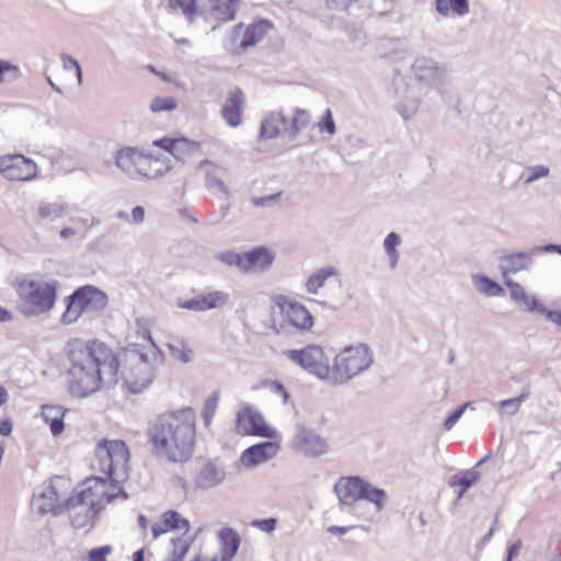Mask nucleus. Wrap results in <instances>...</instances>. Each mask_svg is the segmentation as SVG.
<instances>
[{"instance_id": "f257e3e1", "label": "nucleus", "mask_w": 561, "mask_h": 561, "mask_svg": "<svg viewBox=\"0 0 561 561\" xmlns=\"http://www.w3.org/2000/svg\"><path fill=\"white\" fill-rule=\"evenodd\" d=\"M70 366L68 390L72 397L87 398L119 380V363L115 353L98 340L71 339L66 345Z\"/></svg>"}, {"instance_id": "f03ea898", "label": "nucleus", "mask_w": 561, "mask_h": 561, "mask_svg": "<svg viewBox=\"0 0 561 561\" xmlns=\"http://www.w3.org/2000/svg\"><path fill=\"white\" fill-rule=\"evenodd\" d=\"M147 434L157 457L184 462L194 449L195 413L191 408L163 413L150 422Z\"/></svg>"}, {"instance_id": "7ed1b4c3", "label": "nucleus", "mask_w": 561, "mask_h": 561, "mask_svg": "<svg viewBox=\"0 0 561 561\" xmlns=\"http://www.w3.org/2000/svg\"><path fill=\"white\" fill-rule=\"evenodd\" d=\"M19 298V310L27 317L49 312L57 299L58 283L41 273L20 274L11 283Z\"/></svg>"}, {"instance_id": "20e7f679", "label": "nucleus", "mask_w": 561, "mask_h": 561, "mask_svg": "<svg viewBox=\"0 0 561 561\" xmlns=\"http://www.w3.org/2000/svg\"><path fill=\"white\" fill-rule=\"evenodd\" d=\"M313 324V316L301 302L285 295L272 297L266 325L274 333H306L311 331Z\"/></svg>"}, {"instance_id": "39448f33", "label": "nucleus", "mask_w": 561, "mask_h": 561, "mask_svg": "<svg viewBox=\"0 0 561 561\" xmlns=\"http://www.w3.org/2000/svg\"><path fill=\"white\" fill-rule=\"evenodd\" d=\"M374 364V352L366 343L350 345L341 350L330 366V383L344 385L367 371Z\"/></svg>"}, {"instance_id": "423d86ee", "label": "nucleus", "mask_w": 561, "mask_h": 561, "mask_svg": "<svg viewBox=\"0 0 561 561\" xmlns=\"http://www.w3.org/2000/svg\"><path fill=\"white\" fill-rule=\"evenodd\" d=\"M160 359L158 347L153 343L151 347L133 355L123 373L126 389L131 393L144 391L153 381Z\"/></svg>"}, {"instance_id": "0eeeda50", "label": "nucleus", "mask_w": 561, "mask_h": 561, "mask_svg": "<svg viewBox=\"0 0 561 561\" xmlns=\"http://www.w3.org/2000/svg\"><path fill=\"white\" fill-rule=\"evenodd\" d=\"M95 454L100 470L108 480L124 483L128 479L129 450L123 440L100 442Z\"/></svg>"}, {"instance_id": "6e6552de", "label": "nucleus", "mask_w": 561, "mask_h": 561, "mask_svg": "<svg viewBox=\"0 0 561 561\" xmlns=\"http://www.w3.org/2000/svg\"><path fill=\"white\" fill-rule=\"evenodd\" d=\"M334 492L342 505H353L359 500H365L374 504L376 513L383 508L387 499L383 490L358 477L340 478L334 485Z\"/></svg>"}, {"instance_id": "1a4fd4ad", "label": "nucleus", "mask_w": 561, "mask_h": 561, "mask_svg": "<svg viewBox=\"0 0 561 561\" xmlns=\"http://www.w3.org/2000/svg\"><path fill=\"white\" fill-rule=\"evenodd\" d=\"M107 305V296L99 288L87 285L68 297L66 311L61 316L64 324L75 323L83 312H99Z\"/></svg>"}, {"instance_id": "9d476101", "label": "nucleus", "mask_w": 561, "mask_h": 561, "mask_svg": "<svg viewBox=\"0 0 561 561\" xmlns=\"http://www.w3.org/2000/svg\"><path fill=\"white\" fill-rule=\"evenodd\" d=\"M123 482L111 481L101 477H91L81 484L79 494L100 512L107 504L115 501H125L127 494L123 491Z\"/></svg>"}, {"instance_id": "9b49d317", "label": "nucleus", "mask_w": 561, "mask_h": 561, "mask_svg": "<svg viewBox=\"0 0 561 561\" xmlns=\"http://www.w3.org/2000/svg\"><path fill=\"white\" fill-rule=\"evenodd\" d=\"M283 355L307 373L330 382V365L321 346L311 344L300 350H287Z\"/></svg>"}, {"instance_id": "f8f14e48", "label": "nucleus", "mask_w": 561, "mask_h": 561, "mask_svg": "<svg viewBox=\"0 0 561 561\" xmlns=\"http://www.w3.org/2000/svg\"><path fill=\"white\" fill-rule=\"evenodd\" d=\"M0 173L9 181H32L38 174L37 164L23 154L0 157Z\"/></svg>"}, {"instance_id": "ddd939ff", "label": "nucleus", "mask_w": 561, "mask_h": 561, "mask_svg": "<svg viewBox=\"0 0 561 561\" xmlns=\"http://www.w3.org/2000/svg\"><path fill=\"white\" fill-rule=\"evenodd\" d=\"M412 71L417 81L434 87L437 90L443 89L448 73L447 67L444 64L426 56L417 57L414 60Z\"/></svg>"}, {"instance_id": "4468645a", "label": "nucleus", "mask_w": 561, "mask_h": 561, "mask_svg": "<svg viewBox=\"0 0 561 561\" xmlns=\"http://www.w3.org/2000/svg\"><path fill=\"white\" fill-rule=\"evenodd\" d=\"M291 447L299 454L312 458L324 455L329 449V445L323 437L313 430L302 425L296 426V433L291 439Z\"/></svg>"}, {"instance_id": "2eb2a0df", "label": "nucleus", "mask_w": 561, "mask_h": 561, "mask_svg": "<svg viewBox=\"0 0 561 561\" xmlns=\"http://www.w3.org/2000/svg\"><path fill=\"white\" fill-rule=\"evenodd\" d=\"M271 28L272 24L266 20L255 21L248 26L238 24L232 30L231 44L240 48L252 47L262 41Z\"/></svg>"}, {"instance_id": "dca6fc26", "label": "nucleus", "mask_w": 561, "mask_h": 561, "mask_svg": "<svg viewBox=\"0 0 561 561\" xmlns=\"http://www.w3.org/2000/svg\"><path fill=\"white\" fill-rule=\"evenodd\" d=\"M68 214V205L57 201H39L31 211L32 221L39 227H46L64 218Z\"/></svg>"}, {"instance_id": "f3484780", "label": "nucleus", "mask_w": 561, "mask_h": 561, "mask_svg": "<svg viewBox=\"0 0 561 561\" xmlns=\"http://www.w3.org/2000/svg\"><path fill=\"white\" fill-rule=\"evenodd\" d=\"M60 481V479L50 480L41 485L34 493L31 503L34 512L41 515L55 512L60 501V494L57 490V483Z\"/></svg>"}, {"instance_id": "a211bd4d", "label": "nucleus", "mask_w": 561, "mask_h": 561, "mask_svg": "<svg viewBox=\"0 0 561 561\" xmlns=\"http://www.w3.org/2000/svg\"><path fill=\"white\" fill-rule=\"evenodd\" d=\"M66 510L68 512L70 522L76 528H83L96 515L95 510L91 503L85 501L78 491L72 494L66 502Z\"/></svg>"}, {"instance_id": "6ab92c4d", "label": "nucleus", "mask_w": 561, "mask_h": 561, "mask_svg": "<svg viewBox=\"0 0 561 561\" xmlns=\"http://www.w3.org/2000/svg\"><path fill=\"white\" fill-rule=\"evenodd\" d=\"M153 145L163 148L182 162L191 160L201 149L199 142L186 138H161L154 140Z\"/></svg>"}, {"instance_id": "aec40b11", "label": "nucleus", "mask_w": 561, "mask_h": 561, "mask_svg": "<svg viewBox=\"0 0 561 561\" xmlns=\"http://www.w3.org/2000/svg\"><path fill=\"white\" fill-rule=\"evenodd\" d=\"M535 247L528 252H513L504 254L500 259V271L504 279L510 278L508 275L519 272L529 271L534 264Z\"/></svg>"}, {"instance_id": "412c9836", "label": "nucleus", "mask_w": 561, "mask_h": 561, "mask_svg": "<svg viewBox=\"0 0 561 561\" xmlns=\"http://www.w3.org/2000/svg\"><path fill=\"white\" fill-rule=\"evenodd\" d=\"M244 102V93L239 88L229 91L221 108V116L229 126L237 127L242 123Z\"/></svg>"}, {"instance_id": "4be33fe9", "label": "nucleus", "mask_w": 561, "mask_h": 561, "mask_svg": "<svg viewBox=\"0 0 561 561\" xmlns=\"http://www.w3.org/2000/svg\"><path fill=\"white\" fill-rule=\"evenodd\" d=\"M278 450V445L273 442L255 444L241 454L240 461L245 467H254L272 459Z\"/></svg>"}, {"instance_id": "5701e85b", "label": "nucleus", "mask_w": 561, "mask_h": 561, "mask_svg": "<svg viewBox=\"0 0 561 561\" xmlns=\"http://www.w3.org/2000/svg\"><path fill=\"white\" fill-rule=\"evenodd\" d=\"M284 133L286 135V115L282 110L271 111L263 115L260 125L259 139H275Z\"/></svg>"}, {"instance_id": "b1692460", "label": "nucleus", "mask_w": 561, "mask_h": 561, "mask_svg": "<svg viewBox=\"0 0 561 561\" xmlns=\"http://www.w3.org/2000/svg\"><path fill=\"white\" fill-rule=\"evenodd\" d=\"M144 152L135 147H124L115 154L116 167L131 179H139L140 161Z\"/></svg>"}, {"instance_id": "393cba45", "label": "nucleus", "mask_w": 561, "mask_h": 561, "mask_svg": "<svg viewBox=\"0 0 561 561\" xmlns=\"http://www.w3.org/2000/svg\"><path fill=\"white\" fill-rule=\"evenodd\" d=\"M238 426L247 434L264 437L271 436V428L261 413L247 409L238 414Z\"/></svg>"}, {"instance_id": "a878e982", "label": "nucleus", "mask_w": 561, "mask_h": 561, "mask_svg": "<svg viewBox=\"0 0 561 561\" xmlns=\"http://www.w3.org/2000/svg\"><path fill=\"white\" fill-rule=\"evenodd\" d=\"M274 259V253L267 248H254L243 254V272H264L272 266Z\"/></svg>"}, {"instance_id": "bb28decb", "label": "nucleus", "mask_w": 561, "mask_h": 561, "mask_svg": "<svg viewBox=\"0 0 561 561\" xmlns=\"http://www.w3.org/2000/svg\"><path fill=\"white\" fill-rule=\"evenodd\" d=\"M207 14L219 24L233 21L240 8L241 0H208Z\"/></svg>"}, {"instance_id": "cd10ccee", "label": "nucleus", "mask_w": 561, "mask_h": 561, "mask_svg": "<svg viewBox=\"0 0 561 561\" xmlns=\"http://www.w3.org/2000/svg\"><path fill=\"white\" fill-rule=\"evenodd\" d=\"M504 283L510 289L511 298L513 301L524 306L527 311L538 312L541 314L546 312V307L543 304H541L535 296L527 295L520 284L514 282L512 278L504 279Z\"/></svg>"}, {"instance_id": "c85d7f7f", "label": "nucleus", "mask_w": 561, "mask_h": 561, "mask_svg": "<svg viewBox=\"0 0 561 561\" xmlns=\"http://www.w3.org/2000/svg\"><path fill=\"white\" fill-rule=\"evenodd\" d=\"M219 556L218 561H232L240 548L241 539L232 528L226 527L218 531Z\"/></svg>"}, {"instance_id": "c756f323", "label": "nucleus", "mask_w": 561, "mask_h": 561, "mask_svg": "<svg viewBox=\"0 0 561 561\" xmlns=\"http://www.w3.org/2000/svg\"><path fill=\"white\" fill-rule=\"evenodd\" d=\"M171 529L182 530L186 534L190 529V522L179 515L175 511H167L159 523L152 525V536L158 538Z\"/></svg>"}, {"instance_id": "7c9ffc66", "label": "nucleus", "mask_w": 561, "mask_h": 561, "mask_svg": "<svg viewBox=\"0 0 561 561\" xmlns=\"http://www.w3.org/2000/svg\"><path fill=\"white\" fill-rule=\"evenodd\" d=\"M339 270L333 265L316 268L306 279L304 288L306 293L318 295L320 289L330 278L339 277Z\"/></svg>"}, {"instance_id": "2f4dec72", "label": "nucleus", "mask_w": 561, "mask_h": 561, "mask_svg": "<svg viewBox=\"0 0 561 561\" xmlns=\"http://www.w3.org/2000/svg\"><path fill=\"white\" fill-rule=\"evenodd\" d=\"M69 221L71 225L61 228L58 232L59 238L64 241L84 239L90 228L96 224L87 217H70Z\"/></svg>"}, {"instance_id": "473e14b6", "label": "nucleus", "mask_w": 561, "mask_h": 561, "mask_svg": "<svg viewBox=\"0 0 561 561\" xmlns=\"http://www.w3.org/2000/svg\"><path fill=\"white\" fill-rule=\"evenodd\" d=\"M225 477L226 473L221 467L207 462L196 473L195 484L199 489H210L221 483Z\"/></svg>"}, {"instance_id": "72a5a7b5", "label": "nucleus", "mask_w": 561, "mask_h": 561, "mask_svg": "<svg viewBox=\"0 0 561 561\" xmlns=\"http://www.w3.org/2000/svg\"><path fill=\"white\" fill-rule=\"evenodd\" d=\"M203 0H167V8L170 13H181L188 23H193L204 13L199 3Z\"/></svg>"}, {"instance_id": "f704fd0d", "label": "nucleus", "mask_w": 561, "mask_h": 561, "mask_svg": "<svg viewBox=\"0 0 561 561\" xmlns=\"http://www.w3.org/2000/svg\"><path fill=\"white\" fill-rule=\"evenodd\" d=\"M139 168V178L156 179L169 171V160L164 158L142 154Z\"/></svg>"}, {"instance_id": "c9c22d12", "label": "nucleus", "mask_w": 561, "mask_h": 561, "mask_svg": "<svg viewBox=\"0 0 561 561\" xmlns=\"http://www.w3.org/2000/svg\"><path fill=\"white\" fill-rule=\"evenodd\" d=\"M436 12L444 16L463 18L470 12L469 0H433Z\"/></svg>"}, {"instance_id": "e433bc0d", "label": "nucleus", "mask_w": 561, "mask_h": 561, "mask_svg": "<svg viewBox=\"0 0 561 561\" xmlns=\"http://www.w3.org/2000/svg\"><path fill=\"white\" fill-rule=\"evenodd\" d=\"M202 312L218 309L227 306L230 301V295L224 290H211L198 295Z\"/></svg>"}, {"instance_id": "4c0bfd02", "label": "nucleus", "mask_w": 561, "mask_h": 561, "mask_svg": "<svg viewBox=\"0 0 561 561\" xmlns=\"http://www.w3.org/2000/svg\"><path fill=\"white\" fill-rule=\"evenodd\" d=\"M310 121L311 116L308 111L296 107L290 122L286 119V135L289 139H295L310 124Z\"/></svg>"}, {"instance_id": "58836bf2", "label": "nucleus", "mask_w": 561, "mask_h": 561, "mask_svg": "<svg viewBox=\"0 0 561 561\" xmlns=\"http://www.w3.org/2000/svg\"><path fill=\"white\" fill-rule=\"evenodd\" d=\"M480 478V473L473 469L466 470L459 476H454L449 482V485L457 491L458 499L462 497L463 494L470 489Z\"/></svg>"}, {"instance_id": "ea45409f", "label": "nucleus", "mask_w": 561, "mask_h": 561, "mask_svg": "<svg viewBox=\"0 0 561 561\" xmlns=\"http://www.w3.org/2000/svg\"><path fill=\"white\" fill-rule=\"evenodd\" d=\"M472 284L479 293L488 297H497L504 294L503 287L485 275H472Z\"/></svg>"}, {"instance_id": "a19ab883", "label": "nucleus", "mask_w": 561, "mask_h": 561, "mask_svg": "<svg viewBox=\"0 0 561 561\" xmlns=\"http://www.w3.org/2000/svg\"><path fill=\"white\" fill-rule=\"evenodd\" d=\"M401 243V238L397 232H390L383 240V250L388 257V265L391 271L396 270L399 263L400 254L398 247Z\"/></svg>"}, {"instance_id": "79ce46f5", "label": "nucleus", "mask_w": 561, "mask_h": 561, "mask_svg": "<svg viewBox=\"0 0 561 561\" xmlns=\"http://www.w3.org/2000/svg\"><path fill=\"white\" fill-rule=\"evenodd\" d=\"M550 168L546 164L528 165L522 173L520 180L525 185H530L536 181L547 179L550 175Z\"/></svg>"}, {"instance_id": "37998d69", "label": "nucleus", "mask_w": 561, "mask_h": 561, "mask_svg": "<svg viewBox=\"0 0 561 561\" xmlns=\"http://www.w3.org/2000/svg\"><path fill=\"white\" fill-rule=\"evenodd\" d=\"M420 107V101L415 98H405L394 104V111L405 122L413 118Z\"/></svg>"}, {"instance_id": "c03bdc74", "label": "nucleus", "mask_w": 561, "mask_h": 561, "mask_svg": "<svg viewBox=\"0 0 561 561\" xmlns=\"http://www.w3.org/2000/svg\"><path fill=\"white\" fill-rule=\"evenodd\" d=\"M192 540L184 536L172 539V551L168 561H182L190 550Z\"/></svg>"}, {"instance_id": "a18cd8bd", "label": "nucleus", "mask_w": 561, "mask_h": 561, "mask_svg": "<svg viewBox=\"0 0 561 561\" xmlns=\"http://www.w3.org/2000/svg\"><path fill=\"white\" fill-rule=\"evenodd\" d=\"M528 393H522L516 398L505 399L497 403H495L500 409V413H506L508 415H515L519 409L522 403L527 399Z\"/></svg>"}, {"instance_id": "49530a36", "label": "nucleus", "mask_w": 561, "mask_h": 561, "mask_svg": "<svg viewBox=\"0 0 561 561\" xmlns=\"http://www.w3.org/2000/svg\"><path fill=\"white\" fill-rule=\"evenodd\" d=\"M216 259L228 266H236L243 272V254L234 251H224L218 253Z\"/></svg>"}, {"instance_id": "de8ad7c7", "label": "nucleus", "mask_w": 561, "mask_h": 561, "mask_svg": "<svg viewBox=\"0 0 561 561\" xmlns=\"http://www.w3.org/2000/svg\"><path fill=\"white\" fill-rule=\"evenodd\" d=\"M218 394L215 392L213 396L207 398L205 400L203 410H202V417L204 420V423L206 426H208L213 420V416L215 415V412L218 407Z\"/></svg>"}, {"instance_id": "09e8293b", "label": "nucleus", "mask_w": 561, "mask_h": 561, "mask_svg": "<svg viewBox=\"0 0 561 561\" xmlns=\"http://www.w3.org/2000/svg\"><path fill=\"white\" fill-rule=\"evenodd\" d=\"M178 107L176 101L171 98L157 96L151 101L150 108L152 112L158 113L162 111H172Z\"/></svg>"}, {"instance_id": "8fccbe9b", "label": "nucleus", "mask_w": 561, "mask_h": 561, "mask_svg": "<svg viewBox=\"0 0 561 561\" xmlns=\"http://www.w3.org/2000/svg\"><path fill=\"white\" fill-rule=\"evenodd\" d=\"M19 67L8 60L0 59V83L19 77Z\"/></svg>"}, {"instance_id": "3c124183", "label": "nucleus", "mask_w": 561, "mask_h": 561, "mask_svg": "<svg viewBox=\"0 0 561 561\" xmlns=\"http://www.w3.org/2000/svg\"><path fill=\"white\" fill-rule=\"evenodd\" d=\"M60 60L62 64V68L65 70H70V69L75 70L76 77L78 80V84L81 85L82 84V69H81V66L78 62V60L68 54H61Z\"/></svg>"}, {"instance_id": "603ef678", "label": "nucleus", "mask_w": 561, "mask_h": 561, "mask_svg": "<svg viewBox=\"0 0 561 561\" xmlns=\"http://www.w3.org/2000/svg\"><path fill=\"white\" fill-rule=\"evenodd\" d=\"M206 185L210 190H215L224 194L225 196H229L230 192L227 185L216 176L214 171L208 170L206 172Z\"/></svg>"}, {"instance_id": "864d4df0", "label": "nucleus", "mask_w": 561, "mask_h": 561, "mask_svg": "<svg viewBox=\"0 0 561 561\" xmlns=\"http://www.w3.org/2000/svg\"><path fill=\"white\" fill-rule=\"evenodd\" d=\"M318 128L321 131H325L331 136H333L336 133V126L333 119L332 111L330 108L325 110L324 115L318 122Z\"/></svg>"}, {"instance_id": "5fc2aeb1", "label": "nucleus", "mask_w": 561, "mask_h": 561, "mask_svg": "<svg viewBox=\"0 0 561 561\" xmlns=\"http://www.w3.org/2000/svg\"><path fill=\"white\" fill-rule=\"evenodd\" d=\"M471 409V410H474V408H472V402H466L463 403L462 405H460L459 408H457L446 420H445V423H444V426L447 431L451 430L455 424L459 421V419L462 416V414L465 413V411L467 409Z\"/></svg>"}, {"instance_id": "6e6d98bb", "label": "nucleus", "mask_w": 561, "mask_h": 561, "mask_svg": "<svg viewBox=\"0 0 561 561\" xmlns=\"http://www.w3.org/2000/svg\"><path fill=\"white\" fill-rule=\"evenodd\" d=\"M168 346L174 358L182 363H188L191 360V351L186 350L184 345L169 344Z\"/></svg>"}, {"instance_id": "4d7b16f0", "label": "nucleus", "mask_w": 561, "mask_h": 561, "mask_svg": "<svg viewBox=\"0 0 561 561\" xmlns=\"http://www.w3.org/2000/svg\"><path fill=\"white\" fill-rule=\"evenodd\" d=\"M65 411L61 407L56 405H44L42 410V416L45 421V423H48L49 421L54 419L64 417Z\"/></svg>"}, {"instance_id": "13d9d810", "label": "nucleus", "mask_w": 561, "mask_h": 561, "mask_svg": "<svg viewBox=\"0 0 561 561\" xmlns=\"http://www.w3.org/2000/svg\"><path fill=\"white\" fill-rule=\"evenodd\" d=\"M277 520L275 518L256 519L251 525L264 533H272L276 528Z\"/></svg>"}, {"instance_id": "bf43d9fd", "label": "nucleus", "mask_w": 561, "mask_h": 561, "mask_svg": "<svg viewBox=\"0 0 561 561\" xmlns=\"http://www.w3.org/2000/svg\"><path fill=\"white\" fill-rule=\"evenodd\" d=\"M112 552L111 546H102L95 549H92L89 553L90 561H106V556Z\"/></svg>"}, {"instance_id": "052dcab7", "label": "nucleus", "mask_w": 561, "mask_h": 561, "mask_svg": "<svg viewBox=\"0 0 561 561\" xmlns=\"http://www.w3.org/2000/svg\"><path fill=\"white\" fill-rule=\"evenodd\" d=\"M279 196H280V193L262 196V197H253L252 204L255 207H270V206H272V204L274 202H276L279 198Z\"/></svg>"}, {"instance_id": "680f3d73", "label": "nucleus", "mask_w": 561, "mask_h": 561, "mask_svg": "<svg viewBox=\"0 0 561 561\" xmlns=\"http://www.w3.org/2000/svg\"><path fill=\"white\" fill-rule=\"evenodd\" d=\"M354 2V0H325L329 10L345 11Z\"/></svg>"}, {"instance_id": "e2e57ef3", "label": "nucleus", "mask_w": 561, "mask_h": 561, "mask_svg": "<svg viewBox=\"0 0 561 561\" xmlns=\"http://www.w3.org/2000/svg\"><path fill=\"white\" fill-rule=\"evenodd\" d=\"M178 307H180L182 309H187V310H193V311L202 312L198 295L195 296L192 299H188V300H179L178 301Z\"/></svg>"}, {"instance_id": "0e129e2a", "label": "nucleus", "mask_w": 561, "mask_h": 561, "mask_svg": "<svg viewBox=\"0 0 561 561\" xmlns=\"http://www.w3.org/2000/svg\"><path fill=\"white\" fill-rule=\"evenodd\" d=\"M267 387L270 388V390L275 393V394H278V396H282L283 399H284V402H287L288 398H289V394L288 392L286 391V389L284 388V386L277 381H271L267 383Z\"/></svg>"}, {"instance_id": "69168bd1", "label": "nucleus", "mask_w": 561, "mask_h": 561, "mask_svg": "<svg viewBox=\"0 0 561 561\" xmlns=\"http://www.w3.org/2000/svg\"><path fill=\"white\" fill-rule=\"evenodd\" d=\"M49 425L50 433L57 436L62 433L65 428L64 417L54 419L47 423Z\"/></svg>"}, {"instance_id": "338daca9", "label": "nucleus", "mask_w": 561, "mask_h": 561, "mask_svg": "<svg viewBox=\"0 0 561 561\" xmlns=\"http://www.w3.org/2000/svg\"><path fill=\"white\" fill-rule=\"evenodd\" d=\"M552 252H556L558 254L561 255V244H552V243H549V244H546V245H537L535 247V253H552Z\"/></svg>"}, {"instance_id": "774afa93", "label": "nucleus", "mask_w": 561, "mask_h": 561, "mask_svg": "<svg viewBox=\"0 0 561 561\" xmlns=\"http://www.w3.org/2000/svg\"><path fill=\"white\" fill-rule=\"evenodd\" d=\"M131 219L135 224H141L145 219V209L141 206H136L131 210Z\"/></svg>"}]
</instances>
